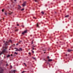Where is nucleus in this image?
<instances>
[{
    "label": "nucleus",
    "mask_w": 73,
    "mask_h": 73,
    "mask_svg": "<svg viewBox=\"0 0 73 73\" xmlns=\"http://www.w3.org/2000/svg\"><path fill=\"white\" fill-rule=\"evenodd\" d=\"M7 47H5V49H3V50H2V52H0V55H1L3 53H7V51L6 50V48Z\"/></svg>",
    "instance_id": "obj_1"
},
{
    "label": "nucleus",
    "mask_w": 73,
    "mask_h": 73,
    "mask_svg": "<svg viewBox=\"0 0 73 73\" xmlns=\"http://www.w3.org/2000/svg\"><path fill=\"white\" fill-rule=\"evenodd\" d=\"M27 32H28L27 30H26L24 32H22V34L23 35H24L25 33H27Z\"/></svg>",
    "instance_id": "obj_2"
},
{
    "label": "nucleus",
    "mask_w": 73,
    "mask_h": 73,
    "mask_svg": "<svg viewBox=\"0 0 73 73\" xmlns=\"http://www.w3.org/2000/svg\"><path fill=\"white\" fill-rule=\"evenodd\" d=\"M26 3H27V2L25 1L23 3V4H22V5L23 7H24L26 5Z\"/></svg>",
    "instance_id": "obj_3"
},
{
    "label": "nucleus",
    "mask_w": 73,
    "mask_h": 73,
    "mask_svg": "<svg viewBox=\"0 0 73 73\" xmlns=\"http://www.w3.org/2000/svg\"><path fill=\"white\" fill-rule=\"evenodd\" d=\"M8 45V42H6V43L4 44V45Z\"/></svg>",
    "instance_id": "obj_4"
},
{
    "label": "nucleus",
    "mask_w": 73,
    "mask_h": 73,
    "mask_svg": "<svg viewBox=\"0 0 73 73\" xmlns=\"http://www.w3.org/2000/svg\"><path fill=\"white\" fill-rule=\"evenodd\" d=\"M0 73H3V70L2 69H1L0 70Z\"/></svg>",
    "instance_id": "obj_5"
},
{
    "label": "nucleus",
    "mask_w": 73,
    "mask_h": 73,
    "mask_svg": "<svg viewBox=\"0 0 73 73\" xmlns=\"http://www.w3.org/2000/svg\"><path fill=\"white\" fill-rule=\"evenodd\" d=\"M15 51L16 52H18V51H19V52H21V50L17 48V50H15Z\"/></svg>",
    "instance_id": "obj_6"
},
{
    "label": "nucleus",
    "mask_w": 73,
    "mask_h": 73,
    "mask_svg": "<svg viewBox=\"0 0 73 73\" xmlns=\"http://www.w3.org/2000/svg\"><path fill=\"white\" fill-rule=\"evenodd\" d=\"M52 60H53L52 59H49L48 60V61L49 62H50V61H52Z\"/></svg>",
    "instance_id": "obj_7"
},
{
    "label": "nucleus",
    "mask_w": 73,
    "mask_h": 73,
    "mask_svg": "<svg viewBox=\"0 0 73 73\" xmlns=\"http://www.w3.org/2000/svg\"><path fill=\"white\" fill-rule=\"evenodd\" d=\"M43 49H44L43 50V51H46V48H43Z\"/></svg>",
    "instance_id": "obj_8"
},
{
    "label": "nucleus",
    "mask_w": 73,
    "mask_h": 73,
    "mask_svg": "<svg viewBox=\"0 0 73 73\" xmlns=\"http://www.w3.org/2000/svg\"><path fill=\"white\" fill-rule=\"evenodd\" d=\"M68 52H70V51H72V50L68 49Z\"/></svg>",
    "instance_id": "obj_9"
},
{
    "label": "nucleus",
    "mask_w": 73,
    "mask_h": 73,
    "mask_svg": "<svg viewBox=\"0 0 73 73\" xmlns=\"http://www.w3.org/2000/svg\"><path fill=\"white\" fill-rule=\"evenodd\" d=\"M69 16L68 15H66L65 16V17H68Z\"/></svg>",
    "instance_id": "obj_10"
},
{
    "label": "nucleus",
    "mask_w": 73,
    "mask_h": 73,
    "mask_svg": "<svg viewBox=\"0 0 73 73\" xmlns=\"http://www.w3.org/2000/svg\"><path fill=\"white\" fill-rule=\"evenodd\" d=\"M14 54H17H17H18V53L16 52H15Z\"/></svg>",
    "instance_id": "obj_11"
},
{
    "label": "nucleus",
    "mask_w": 73,
    "mask_h": 73,
    "mask_svg": "<svg viewBox=\"0 0 73 73\" xmlns=\"http://www.w3.org/2000/svg\"><path fill=\"white\" fill-rule=\"evenodd\" d=\"M41 13H42V15H44V12H43V11H42L41 12Z\"/></svg>",
    "instance_id": "obj_12"
},
{
    "label": "nucleus",
    "mask_w": 73,
    "mask_h": 73,
    "mask_svg": "<svg viewBox=\"0 0 73 73\" xmlns=\"http://www.w3.org/2000/svg\"><path fill=\"white\" fill-rule=\"evenodd\" d=\"M19 49L20 50H21V51L23 50V49H22V48H19Z\"/></svg>",
    "instance_id": "obj_13"
},
{
    "label": "nucleus",
    "mask_w": 73,
    "mask_h": 73,
    "mask_svg": "<svg viewBox=\"0 0 73 73\" xmlns=\"http://www.w3.org/2000/svg\"><path fill=\"white\" fill-rule=\"evenodd\" d=\"M19 7L18 8L19 9H20V8H21V6H19Z\"/></svg>",
    "instance_id": "obj_14"
},
{
    "label": "nucleus",
    "mask_w": 73,
    "mask_h": 73,
    "mask_svg": "<svg viewBox=\"0 0 73 73\" xmlns=\"http://www.w3.org/2000/svg\"><path fill=\"white\" fill-rule=\"evenodd\" d=\"M9 42H10L11 43H12V41L11 40H9Z\"/></svg>",
    "instance_id": "obj_15"
},
{
    "label": "nucleus",
    "mask_w": 73,
    "mask_h": 73,
    "mask_svg": "<svg viewBox=\"0 0 73 73\" xmlns=\"http://www.w3.org/2000/svg\"><path fill=\"white\" fill-rule=\"evenodd\" d=\"M24 9H22L21 10V11H24Z\"/></svg>",
    "instance_id": "obj_16"
},
{
    "label": "nucleus",
    "mask_w": 73,
    "mask_h": 73,
    "mask_svg": "<svg viewBox=\"0 0 73 73\" xmlns=\"http://www.w3.org/2000/svg\"><path fill=\"white\" fill-rule=\"evenodd\" d=\"M36 26L37 27H38V23L37 24Z\"/></svg>",
    "instance_id": "obj_17"
},
{
    "label": "nucleus",
    "mask_w": 73,
    "mask_h": 73,
    "mask_svg": "<svg viewBox=\"0 0 73 73\" xmlns=\"http://www.w3.org/2000/svg\"><path fill=\"white\" fill-rule=\"evenodd\" d=\"M7 57H10V55H8L7 56Z\"/></svg>",
    "instance_id": "obj_18"
},
{
    "label": "nucleus",
    "mask_w": 73,
    "mask_h": 73,
    "mask_svg": "<svg viewBox=\"0 0 73 73\" xmlns=\"http://www.w3.org/2000/svg\"><path fill=\"white\" fill-rule=\"evenodd\" d=\"M31 53L29 52V55H30V56H31Z\"/></svg>",
    "instance_id": "obj_19"
},
{
    "label": "nucleus",
    "mask_w": 73,
    "mask_h": 73,
    "mask_svg": "<svg viewBox=\"0 0 73 73\" xmlns=\"http://www.w3.org/2000/svg\"><path fill=\"white\" fill-rule=\"evenodd\" d=\"M12 72H14V73H15V70H14Z\"/></svg>",
    "instance_id": "obj_20"
},
{
    "label": "nucleus",
    "mask_w": 73,
    "mask_h": 73,
    "mask_svg": "<svg viewBox=\"0 0 73 73\" xmlns=\"http://www.w3.org/2000/svg\"><path fill=\"white\" fill-rule=\"evenodd\" d=\"M24 64V65H25V66H27V65H26V64H25V63H23Z\"/></svg>",
    "instance_id": "obj_21"
},
{
    "label": "nucleus",
    "mask_w": 73,
    "mask_h": 73,
    "mask_svg": "<svg viewBox=\"0 0 73 73\" xmlns=\"http://www.w3.org/2000/svg\"><path fill=\"white\" fill-rule=\"evenodd\" d=\"M34 1L35 2H37V0H34Z\"/></svg>",
    "instance_id": "obj_22"
},
{
    "label": "nucleus",
    "mask_w": 73,
    "mask_h": 73,
    "mask_svg": "<svg viewBox=\"0 0 73 73\" xmlns=\"http://www.w3.org/2000/svg\"><path fill=\"white\" fill-rule=\"evenodd\" d=\"M22 27H23V28H24V26L23 25H22Z\"/></svg>",
    "instance_id": "obj_23"
},
{
    "label": "nucleus",
    "mask_w": 73,
    "mask_h": 73,
    "mask_svg": "<svg viewBox=\"0 0 73 73\" xmlns=\"http://www.w3.org/2000/svg\"><path fill=\"white\" fill-rule=\"evenodd\" d=\"M12 13V12L11 13H9V15H11Z\"/></svg>",
    "instance_id": "obj_24"
},
{
    "label": "nucleus",
    "mask_w": 73,
    "mask_h": 73,
    "mask_svg": "<svg viewBox=\"0 0 73 73\" xmlns=\"http://www.w3.org/2000/svg\"><path fill=\"white\" fill-rule=\"evenodd\" d=\"M19 31V30H18V29H17V30H15L16 32H17V31Z\"/></svg>",
    "instance_id": "obj_25"
},
{
    "label": "nucleus",
    "mask_w": 73,
    "mask_h": 73,
    "mask_svg": "<svg viewBox=\"0 0 73 73\" xmlns=\"http://www.w3.org/2000/svg\"><path fill=\"white\" fill-rule=\"evenodd\" d=\"M5 15H6V16L7 15V13H5Z\"/></svg>",
    "instance_id": "obj_26"
},
{
    "label": "nucleus",
    "mask_w": 73,
    "mask_h": 73,
    "mask_svg": "<svg viewBox=\"0 0 73 73\" xmlns=\"http://www.w3.org/2000/svg\"><path fill=\"white\" fill-rule=\"evenodd\" d=\"M17 48H14L15 49H16V50L17 49Z\"/></svg>",
    "instance_id": "obj_27"
},
{
    "label": "nucleus",
    "mask_w": 73,
    "mask_h": 73,
    "mask_svg": "<svg viewBox=\"0 0 73 73\" xmlns=\"http://www.w3.org/2000/svg\"><path fill=\"white\" fill-rule=\"evenodd\" d=\"M32 53H34V51H32Z\"/></svg>",
    "instance_id": "obj_28"
},
{
    "label": "nucleus",
    "mask_w": 73,
    "mask_h": 73,
    "mask_svg": "<svg viewBox=\"0 0 73 73\" xmlns=\"http://www.w3.org/2000/svg\"><path fill=\"white\" fill-rule=\"evenodd\" d=\"M4 9H2V12H4Z\"/></svg>",
    "instance_id": "obj_29"
},
{
    "label": "nucleus",
    "mask_w": 73,
    "mask_h": 73,
    "mask_svg": "<svg viewBox=\"0 0 73 73\" xmlns=\"http://www.w3.org/2000/svg\"><path fill=\"white\" fill-rule=\"evenodd\" d=\"M47 58H49V56H47Z\"/></svg>",
    "instance_id": "obj_30"
},
{
    "label": "nucleus",
    "mask_w": 73,
    "mask_h": 73,
    "mask_svg": "<svg viewBox=\"0 0 73 73\" xmlns=\"http://www.w3.org/2000/svg\"><path fill=\"white\" fill-rule=\"evenodd\" d=\"M33 58L34 59V60H36V58H35V57Z\"/></svg>",
    "instance_id": "obj_31"
},
{
    "label": "nucleus",
    "mask_w": 73,
    "mask_h": 73,
    "mask_svg": "<svg viewBox=\"0 0 73 73\" xmlns=\"http://www.w3.org/2000/svg\"><path fill=\"white\" fill-rule=\"evenodd\" d=\"M17 26H19V24H17Z\"/></svg>",
    "instance_id": "obj_32"
},
{
    "label": "nucleus",
    "mask_w": 73,
    "mask_h": 73,
    "mask_svg": "<svg viewBox=\"0 0 73 73\" xmlns=\"http://www.w3.org/2000/svg\"><path fill=\"white\" fill-rule=\"evenodd\" d=\"M22 42L21 41L19 42V43H20V42Z\"/></svg>",
    "instance_id": "obj_33"
},
{
    "label": "nucleus",
    "mask_w": 73,
    "mask_h": 73,
    "mask_svg": "<svg viewBox=\"0 0 73 73\" xmlns=\"http://www.w3.org/2000/svg\"><path fill=\"white\" fill-rule=\"evenodd\" d=\"M24 72H25V71H23V72H22V73H24Z\"/></svg>",
    "instance_id": "obj_34"
},
{
    "label": "nucleus",
    "mask_w": 73,
    "mask_h": 73,
    "mask_svg": "<svg viewBox=\"0 0 73 73\" xmlns=\"http://www.w3.org/2000/svg\"><path fill=\"white\" fill-rule=\"evenodd\" d=\"M33 50H34V49H35V48H34L33 47Z\"/></svg>",
    "instance_id": "obj_35"
},
{
    "label": "nucleus",
    "mask_w": 73,
    "mask_h": 73,
    "mask_svg": "<svg viewBox=\"0 0 73 73\" xmlns=\"http://www.w3.org/2000/svg\"><path fill=\"white\" fill-rule=\"evenodd\" d=\"M33 46V47H35V46Z\"/></svg>",
    "instance_id": "obj_36"
},
{
    "label": "nucleus",
    "mask_w": 73,
    "mask_h": 73,
    "mask_svg": "<svg viewBox=\"0 0 73 73\" xmlns=\"http://www.w3.org/2000/svg\"><path fill=\"white\" fill-rule=\"evenodd\" d=\"M6 66H8V64H6Z\"/></svg>",
    "instance_id": "obj_37"
},
{
    "label": "nucleus",
    "mask_w": 73,
    "mask_h": 73,
    "mask_svg": "<svg viewBox=\"0 0 73 73\" xmlns=\"http://www.w3.org/2000/svg\"><path fill=\"white\" fill-rule=\"evenodd\" d=\"M34 19H37V18H36V17H34Z\"/></svg>",
    "instance_id": "obj_38"
},
{
    "label": "nucleus",
    "mask_w": 73,
    "mask_h": 73,
    "mask_svg": "<svg viewBox=\"0 0 73 73\" xmlns=\"http://www.w3.org/2000/svg\"><path fill=\"white\" fill-rule=\"evenodd\" d=\"M65 56H67V54H66L65 55Z\"/></svg>",
    "instance_id": "obj_39"
},
{
    "label": "nucleus",
    "mask_w": 73,
    "mask_h": 73,
    "mask_svg": "<svg viewBox=\"0 0 73 73\" xmlns=\"http://www.w3.org/2000/svg\"><path fill=\"white\" fill-rule=\"evenodd\" d=\"M14 1H17V0H14Z\"/></svg>",
    "instance_id": "obj_40"
},
{
    "label": "nucleus",
    "mask_w": 73,
    "mask_h": 73,
    "mask_svg": "<svg viewBox=\"0 0 73 73\" xmlns=\"http://www.w3.org/2000/svg\"><path fill=\"white\" fill-rule=\"evenodd\" d=\"M11 56H13V55L12 54H11Z\"/></svg>",
    "instance_id": "obj_41"
},
{
    "label": "nucleus",
    "mask_w": 73,
    "mask_h": 73,
    "mask_svg": "<svg viewBox=\"0 0 73 73\" xmlns=\"http://www.w3.org/2000/svg\"><path fill=\"white\" fill-rule=\"evenodd\" d=\"M16 45H18V43Z\"/></svg>",
    "instance_id": "obj_42"
},
{
    "label": "nucleus",
    "mask_w": 73,
    "mask_h": 73,
    "mask_svg": "<svg viewBox=\"0 0 73 73\" xmlns=\"http://www.w3.org/2000/svg\"><path fill=\"white\" fill-rule=\"evenodd\" d=\"M44 61H46V60H45V59H44Z\"/></svg>",
    "instance_id": "obj_43"
},
{
    "label": "nucleus",
    "mask_w": 73,
    "mask_h": 73,
    "mask_svg": "<svg viewBox=\"0 0 73 73\" xmlns=\"http://www.w3.org/2000/svg\"><path fill=\"white\" fill-rule=\"evenodd\" d=\"M30 36H31V37H32V35H30Z\"/></svg>",
    "instance_id": "obj_44"
},
{
    "label": "nucleus",
    "mask_w": 73,
    "mask_h": 73,
    "mask_svg": "<svg viewBox=\"0 0 73 73\" xmlns=\"http://www.w3.org/2000/svg\"><path fill=\"white\" fill-rule=\"evenodd\" d=\"M31 44H33V42H32V43H31Z\"/></svg>",
    "instance_id": "obj_45"
},
{
    "label": "nucleus",
    "mask_w": 73,
    "mask_h": 73,
    "mask_svg": "<svg viewBox=\"0 0 73 73\" xmlns=\"http://www.w3.org/2000/svg\"><path fill=\"white\" fill-rule=\"evenodd\" d=\"M4 48V47L3 46V48Z\"/></svg>",
    "instance_id": "obj_46"
},
{
    "label": "nucleus",
    "mask_w": 73,
    "mask_h": 73,
    "mask_svg": "<svg viewBox=\"0 0 73 73\" xmlns=\"http://www.w3.org/2000/svg\"><path fill=\"white\" fill-rule=\"evenodd\" d=\"M57 44H58V42H56Z\"/></svg>",
    "instance_id": "obj_47"
},
{
    "label": "nucleus",
    "mask_w": 73,
    "mask_h": 73,
    "mask_svg": "<svg viewBox=\"0 0 73 73\" xmlns=\"http://www.w3.org/2000/svg\"><path fill=\"white\" fill-rule=\"evenodd\" d=\"M13 45H14V46H15V44H13Z\"/></svg>",
    "instance_id": "obj_48"
},
{
    "label": "nucleus",
    "mask_w": 73,
    "mask_h": 73,
    "mask_svg": "<svg viewBox=\"0 0 73 73\" xmlns=\"http://www.w3.org/2000/svg\"><path fill=\"white\" fill-rule=\"evenodd\" d=\"M9 73H11V71H10V72H9Z\"/></svg>",
    "instance_id": "obj_49"
},
{
    "label": "nucleus",
    "mask_w": 73,
    "mask_h": 73,
    "mask_svg": "<svg viewBox=\"0 0 73 73\" xmlns=\"http://www.w3.org/2000/svg\"><path fill=\"white\" fill-rule=\"evenodd\" d=\"M5 42V41H4V42Z\"/></svg>",
    "instance_id": "obj_50"
},
{
    "label": "nucleus",
    "mask_w": 73,
    "mask_h": 73,
    "mask_svg": "<svg viewBox=\"0 0 73 73\" xmlns=\"http://www.w3.org/2000/svg\"><path fill=\"white\" fill-rule=\"evenodd\" d=\"M45 53V52H44V53Z\"/></svg>",
    "instance_id": "obj_51"
},
{
    "label": "nucleus",
    "mask_w": 73,
    "mask_h": 73,
    "mask_svg": "<svg viewBox=\"0 0 73 73\" xmlns=\"http://www.w3.org/2000/svg\"><path fill=\"white\" fill-rule=\"evenodd\" d=\"M1 21V20H0V21Z\"/></svg>",
    "instance_id": "obj_52"
},
{
    "label": "nucleus",
    "mask_w": 73,
    "mask_h": 73,
    "mask_svg": "<svg viewBox=\"0 0 73 73\" xmlns=\"http://www.w3.org/2000/svg\"><path fill=\"white\" fill-rule=\"evenodd\" d=\"M16 28V27H15V28Z\"/></svg>",
    "instance_id": "obj_53"
},
{
    "label": "nucleus",
    "mask_w": 73,
    "mask_h": 73,
    "mask_svg": "<svg viewBox=\"0 0 73 73\" xmlns=\"http://www.w3.org/2000/svg\"><path fill=\"white\" fill-rule=\"evenodd\" d=\"M9 50H10V49H9Z\"/></svg>",
    "instance_id": "obj_54"
}]
</instances>
